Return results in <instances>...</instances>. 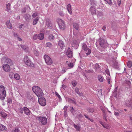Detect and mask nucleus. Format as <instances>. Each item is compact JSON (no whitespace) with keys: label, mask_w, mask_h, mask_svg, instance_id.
Listing matches in <instances>:
<instances>
[{"label":"nucleus","mask_w":132,"mask_h":132,"mask_svg":"<svg viewBox=\"0 0 132 132\" xmlns=\"http://www.w3.org/2000/svg\"><path fill=\"white\" fill-rule=\"evenodd\" d=\"M32 90L37 97H41L43 94L41 89L38 86H35L33 87Z\"/></svg>","instance_id":"1"},{"label":"nucleus","mask_w":132,"mask_h":132,"mask_svg":"<svg viewBox=\"0 0 132 132\" xmlns=\"http://www.w3.org/2000/svg\"><path fill=\"white\" fill-rule=\"evenodd\" d=\"M98 44L100 46L102 47H104L107 45V43L106 39L103 37H100L97 40L96 43Z\"/></svg>","instance_id":"2"},{"label":"nucleus","mask_w":132,"mask_h":132,"mask_svg":"<svg viewBox=\"0 0 132 132\" xmlns=\"http://www.w3.org/2000/svg\"><path fill=\"white\" fill-rule=\"evenodd\" d=\"M6 95L5 89L4 86L2 85L0 86V99L4 100L6 97Z\"/></svg>","instance_id":"3"},{"label":"nucleus","mask_w":132,"mask_h":132,"mask_svg":"<svg viewBox=\"0 0 132 132\" xmlns=\"http://www.w3.org/2000/svg\"><path fill=\"white\" fill-rule=\"evenodd\" d=\"M24 61L25 64L27 66L32 67H34V64L31 61L28 56H24Z\"/></svg>","instance_id":"4"},{"label":"nucleus","mask_w":132,"mask_h":132,"mask_svg":"<svg viewBox=\"0 0 132 132\" xmlns=\"http://www.w3.org/2000/svg\"><path fill=\"white\" fill-rule=\"evenodd\" d=\"M36 119L43 125H45L47 123V118L45 117L38 116L36 118Z\"/></svg>","instance_id":"5"},{"label":"nucleus","mask_w":132,"mask_h":132,"mask_svg":"<svg viewBox=\"0 0 132 132\" xmlns=\"http://www.w3.org/2000/svg\"><path fill=\"white\" fill-rule=\"evenodd\" d=\"M82 48L85 51V53L87 56L90 54L91 53L90 49L87 48V45L85 43H84L82 44Z\"/></svg>","instance_id":"6"},{"label":"nucleus","mask_w":132,"mask_h":132,"mask_svg":"<svg viewBox=\"0 0 132 132\" xmlns=\"http://www.w3.org/2000/svg\"><path fill=\"white\" fill-rule=\"evenodd\" d=\"M44 58L47 64L50 65L52 63V60L47 55H45L44 56Z\"/></svg>","instance_id":"7"},{"label":"nucleus","mask_w":132,"mask_h":132,"mask_svg":"<svg viewBox=\"0 0 132 132\" xmlns=\"http://www.w3.org/2000/svg\"><path fill=\"white\" fill-rule=\"evenodd\" d=\"M58 25L60 30H63L65 28V24L64 21L62 19H60L58 22Z\"/></svg>","instance_id":"8"},{"label":"nucleus","mask_w":132,"mask_h":132,"mask_svg":"<svg viewBox=\"0 0 132 132\" xmlns=\"http://www.w3.org/2000/svg\"><path fill=\"white\" fill-rule=\"evenodd\" d=\"M38 102L39 104L42 106H44L46 104V101L44 97H38Z\"/></svg>","instance_id":"9"},{"label":"nucleus","mask_w":132,"mask_h":132,"mask_svg":"<svg viewBox=\"0 0 132 132\" xmlns=\"http://www.w3.org/2000/svg\"><path fill=\"white\" fill-rule=\"evenodd\" d=\"M4 62L5 63H7L10 66L13 64V62L12 60L9 58L5 57L3 58Z\"/></svg>","instance_id":"10"},{"label":"nucleus","mask_w":132,"mask_h":132,"mask_svg":"<svg viewBox=\"0 0 132 132\" xmlns=\"http://www.w3.org/2000/svg\"><path fill=\"white\" fill-rule=\"evenodd\" d=\"M66 54L68 57L69 58H71L73 56V52L70 47H68L66 52Z\"/></svg>","instance_id":"11"},{"label":"nucleus","mask_w":132,"mask_h":132,"mask_svg":"<svg viewBox=\"0 0 132 132\" xmlns=\"http://www.w3.org/2000/svg\"><path fill=\"white\" fill-rule=\"evenodd\" d=\"M96 14L98 18H103L104 14L103 12L102 11H97Z\"/></svg>","instance_id":"12"},{"label":"nucleus","mask_w":132,"mask_h":132,"mask_svg":"<svg viewBox=\"0 0 132 132\" xmlns=\"http://www.w3.org/2000/svg\"><path fill=\"white\" fill-rule=\"evenodd\" d=\"M10 65L8 64H4L3 66V68L4 70L7 72H9L10 70Z\"/></svg>","instance_id":"13"},{"label":"nucleus","mask_w":132,"mask_h":132,"mask_svg":"<svg viewBox=\"0 0 132 132\" xmlns=\"http://www.w3.org/2000/svg\"><path fill=\"white\" fill-rule=\"evenodd\" d=\"M89 11L92 15H95L96 14V8L90 7Z\"/></svg>","instance_id":"14"},{"label":"nucleus","mask_w":132,"mask_h":132,"mask_svg":"<svg viewBox=\"0 0 132 132\" xmlns=\"http://www.w3.org/2000/svg\"><path fill=\"white\" fill-rule=\"evenodd\" d=\"M90 4L91 5L90 7L96 8V6L97 5V2L95 0H90Z\"/></svg>","instance_id":"15"},{"label":"nucleus","mask_w":132,"mask_h":132,"mask_svg":"<svg viewBox=\"0 0 132 132\" xmlns=\"http://www.w3.org/2000/svg\"><path fill=\"white\" fill-rule=\"evenodd\" d=\"M24 113L27 115H29L30 114V111L26 107H24Z\"/></svg>","instance_id":"16"},{"label":"nucleus","mask_w":132,"mask_h":132,"mask_svg":"<svg viewBox=\"0 0 132 132\" xmlns=\"http://www.w3.org/2000/svg\"><path fill=\"white\" fill-rule=\"evenodd\" d=\"M23 16L26 21H29L30 20L31 16L29 14H26L24 15Z\"/></svg>","instance_id":"17"},{"label":"nucleus","mask_w":132,"mask_h":132,"mask_svg":"<svg viewBox=\"0 0 132 132\" xmlns=\"http://www.w3.org/2000/svg\"><path fill=\"white\" fill-rule=\"evenodd\" d=\"M0 130L5 132L7 130V129L4 125L0 123Z\"/></svg>","instance_id":"18"},{"label":"nucleus","mask_w":132,"mask_h":132,"mask_svg":"<svg viewBox=\"0 0 132 132\" xmlns=\"http://www.w3.org/2000/svg\"><path fill=\"white\" fill-rule=\"evenodd\" d=\"M46 24L47 27L49 28H52L51 23L50 20L48 19H47L46 20Z\"/></svg>","instance_id":"19"},{"label":"nucleus","mask_w":132,"mask_h":132,"mask_svg":"<svg viewBox=\"0 0 132 132\" xmlns=\"http://www.w3.org/2000/svg\"><path fill=\"white\" fill-rule=\"evenodd\" d=\"M58 45L61 48H64L65 46L64 43L61 40H60L59 41Z\"/></svg>","instance_id":"20"},{"label":"nucleus","mask_w":132,"mask_h":132,"mask_svg":"<svg viewBox=\"0 0 132 132\" xmlns=\"http://www.w3.org/2000/svg\"><path fill=\"white\" fill-rule=\"evenodd\" d=\"M71 45L72 46L74 47L76 49H77L78 46V44L76 40H73L71 43Z\"/></svg>","instance_id":"21"},{"label":"nucleus","mask_w":132,"mask_h":132,"mask_svg":"<svg viewBox=\"0 0 132 132\" xmlns=\"http://www.w3.org/2000/svg\"><path fill=\"white\" fill-rule=\"evenodd\" d=\"M73 126L77 130L80 131V130L81 127L79 124H74Z\"/></svg>","instance_id":"22"},{"label":"nucleus","mask_w":132,"mask_h":132,"mask_svg":"<svg viewBox=\"0 0 132 132\" xmlns=\"http://www.w3.org/2000/svg\"><path fill=\"white\" fill-rule=\"evenodd\" d=\"M113 62V65L115 66V67L117 69L119 70L120 68L119 67L118 63L117 61L115 60Z\"/></svg>","instance_id":"23"},{"label":"nucleus","mask_w":132,"mask_h":132,"mask_svg":"<svg viewBox=\"0 0 132 132\" xmlns=\"http://www.w3.org/2000/svg\"><path fill=\"white\" fill-rule=\"evenodd\" d=\"M118 90L117 87H116L114 90V92H113L112 94L113 96H114L115 97H117V92Z\"/></svg>","instance_id":"24"},{"label":"nucleus","mask_w":132,"mask_h":132,"mask_svg":"<svg viewBox=\"0 0 132 132\" xmlns=\"http://www.w3.org/2000/svg\"><path fill=\"white\" fill-rule=\"evenodd\" d=\"M44 38V35L42 33L39 34L38 35V38L40 40H43Z\"/></svg>","instance_id":"25"},{"label":"nucleus","mask_w":132,"mask_h":132,"mask_svg":"<svg viewBox=\"0 0 132 132\" xmlns=\"http://www.w3.org/2000/svg\"><path fill=\"white\" fill-rule=\"evenodd\" d=\"M14 78L16 80H19L20 79V77L19 74L18 73H15L14 75Z\"/></svg>","instance_id":"26"},{"label":"nucleus","mask_w":132,"mask_h":132,"mask_svg":"<svg viewBox=\"0 0 132 132\" xmlns=\"http://www.w3.org/2000/svg\"><path fill=\"white\" fill-rule=\"evenodd\" d=\"M74 28L76 30H78L79 28V25L77 23H74L73 24Z\"/></svg>","instance_id":"27"},{"label":"nucleus","mask_w":132,"mask_h":132,"mask_svg":"<svg viewBox=\"0 0 132 132\" xmlns=\"http://www.w3.org/2000/svg\"><path fill=\"white\" fill-rule=\"evenodd\" d=\"M67 9L68 12L71 14V5L69 4H68L67 5Z\"/></svg>","instance_id":"28"},{"label":"nucleus","mask_w":132,"mask_h":132,"mask_svg":"<svg viewBox=\"0 0 132 132\" xmlns=\"http://www.w3.org/2000/svg\"><path fill=\"white\" fill-rule=\"evenodd\" d=\"M10 5L11 4L9 3L6 4V11H9L10 10Z\"/></svg>","instance_id":"29"},{"label":"nucleus","mask_w":132,"mask_h":132,"mask_svg":"<svg viewBox=\"0 0 132 132\" xmlns=\"http://www.w3.org/2000/svg\"><path fill=\"white\" fill-rule=\"evenodd\" d=\"M39 19L38 17H36L35 19L33 22V24L34 25H35L37 23L38 20Z\"/></svg>","instance_id":"30"},{"label":"nucleus","mask_w":132,"mask_h":132,"mask_svg":"<svg viewBox=\"0 0 132 132\" xmlns=\"http://www.w3.org/2000/svg\"><path fill=\"white\" fill-rule=\"evenodd\" d=\"M103 76H101L100 75L98 76V80L100 81V82H102L103 81Z\"/></svg>","instance_id":"31"},{"label":"nucleus","mask_w":132,"mask_h":132,"mask_svg":"<svg viewBox=\"0 0 132 132\" xmlns=\"http://www.w3.org/2000/svg\"><path fill=\"white\" fill-rule=\"evenodd\" d=\"M6 25L7 27L10 29H12V27L11 25V24L10 22H7Z\"/></svg>","instance_id":"32"},{"label":"nucleus","mask_w":132,"mask_h":132,"mask_svg":"<svg viewBox=\"0 0 132 132\" xmlns=\"http://www.w3.org/2000/svg\"><path fill=\"white\" fill-rule=\"evenodd\" d=\"M18 110L20 113H23L24 111V107L23 108L22 107H20L18 108Z\"/></svg>","instance_id":"33"},{"label":"nucleus","mask_w":132,"mask_h":132,"mask_svg":"<svg viewBox=\"0 0 132 132\" xmlns=\"http://www.w3.org/2000/svg\"><path fill=\"white\" fill-rule=\"evenodd\" d=\"M68 102L69 103H71L73 104H76V102L75 101L71 99V98H68Z\"/></svg>","instance_id":"34"},{"label":"nucleus","mask_w":132,"mask_h":132,"mask_svg":"<svg viewBox=\"0 0 132 132\" xmlns=\"http://www.w3.org/2000/svg\"><path fill=\"white\" fill-rule=\"evenodd\" d=\"M48 38L49 39L51 40H53L54 38V36L52 34L49 35Z\"/></svg>","instance_id":"35"},{"label":"nucleus","mask_w":132,"mask_h":132,"mask_svg":"<svg viewBox=\"0 0 132 132\" xmlns=\"http://www.w3.org/2000/svg\"><path fill=\"white\" fill-rule=\"evenodd\" d=\"M105 2L106 3H108L110 5H111L112 4V2L111 1V0H104Z\"/></svg>","instance_id":"36"},{"label":"nucleus","mask_w":132,"mask_h":132,"mask_svg":"<svg viewBox=\"0 0 132 132\" xmlns=\"http://www.w3.org/2000/svg\"><path fill=\"white\" fill-rule=\"evenodd\" d=\"M132 104V101H130L129 102H127L126 104V105L128 107H129L131 106Z\"/></svg>","instance_id":"37"},{"label":"nucleus","mask_w":132,"mask_h":132,"mask_svg":"<svg viewBox=\"0 0 132 132\" xmlns=\"http://www.w3.org/2000/svg\"><path fill=\"white\" fill-rule=\"evenodd\" d=\"M127 65L129 68H131L132 66V62L131 61H129L127 63Z\"/></svg>","instance_id":"38"},{"label":"nucleus","mask_w":132,"mask_h":132,"mask_svg":"<svg viewBox=\"0 0 132 132\" xmlns=\"http://www.w3.org/2000/svg\"><path fill=\"white\" fill-rule=\"evenodd\" d=\"M77 117L79 119V120H80L83 117V115L80 114H78L77 115Z\"/></svg>","instance_id":"39"},{"label":"nucleus","mask_w":132,"mask_h":132,"mask_svg":"<svg viewBox=\"0 0 132 132\" xmlns=\"http://www.w3.org/2000/svg\"><path fill=\"white\" fill-rule=\"evenodd\" d=\"M0 114L4 118H5L7 116L6 114L4 112H1Z\"/></svg>","instance_id":"40"},{"label":"nucleus","mask_w":132,"mask_h":132,"mask_svg":"<svg viewBox=\"0 0 132 132\" xmlns=\"http://www.w3.org/2000/svg\"><path fill=\"white\" fill-rule=\"evenodd\" d=\"M46 46L47 47H52V44L51 43L48 42L46 44Z\"/></svg>","instance_id":"41"},{"label":"nucleus","mask_w":132,"mask_h":132,"mask_svg":"<svg viewBox=\"0 0 132 132\" xmlns=\"http://www.w3.org/2000/svg\"><path fill=\"white\" fill-rule=\"evenodd\" d=\"M14 73L13 72H11L9 73V75L10 78L12 79L13 77V76L14 75Z\"/></svg>","instance_id":"42"},{"label":"nucleus","mask_w":132,"mask_h":132,"mask_svg":"<svg viewBox=\"0 0 132 132\" xmlns=\"http://www.w3.org/2000/svg\"><path fill=\"white\" fill-rule=\"evenodd\" d=\"M77 84V82L75 81H73L72 82V85L75 87Z\"/></svg>","instance_id":"43"},{"label":"nucleus","mask_w":132,"mask_h":132,"mask_svg":"<svg viewBox=\"0 0 132 132\" xmlns=\"http://www.w3.org/2000/svg\"><path fill=\"white\" fill-rule=\"evenodd\" d=\"M87 111H88L89 112H91L92 113H93L94 111V109L92 108H88L87 109Z\"/></svg>","instance_id":"44"},{"label":"nucleus","mask_w":132,"mask_h":132,"mask_svg":"<svg viewBox=\"0 0 132 132\" xmlns=\"http://www.w3.org/2000/svg\"><path fill=\"white\" fill-rule=\"evenodd\" d=\"M19 131L20 130L18 128H15L12 130V132H19Z\"/></svg>","instance_id":"45"},{"label":"nucleus","mask_w":132,"mask_h":132,"mask_svg":"<svg viewBox=\"0 0 132 132\" xmlns=\"http://www.w3.org/2000/svg\"><path fill=\"white\" fill-rule=\"evenodd\" d=\"M7 102L8 104H10L12 103V99L10 98H8L7 100Z\"/></svg>","instance_id":"46"},{"label":"nucleus","mask_w":132,"mask_h":132,"mask_svg":"<svg viewBox=\"0 0 132 132\" xmlns=\"http://www.w3.org/2000/svg\"><path fill=\"white\" fill-rule=\"evenodd\" d=\"M38 38V36H37V35L36 34L34 35L33 39L34 40H36Z\"/></svg>","instance_id":"47"},{"label":"nucleus","mask_w":132,"mask_h":132,"mask_svg":"<svg viewBox=\"0 0 132 132\" xmlns=\"http://www.w3.org/2000/svg\"><path fill=\"white\" fill-rule=\"evenodd\" d=\"M107 81L109 84H110L111 82V78L110 77L107 78Z\"/></svg>","instance_id":"48"},{"label":"nucleus","mask_w":132,"mask_h":132,"mask_svg":"<svg viewBox=\"0 0 132 132\" xmlns=\"http://www.w3.org/2000/svg\"><path fill=\"white\" fill-rule=\"evenodd\" d=\"M103 119L105 120L106 121H107V120L106 119V114L104 113V114L103 115Z\"/></svg>","instance_id":"49"},{"label":"nucleus","mask_w":132,"mask_h":132,"mask_svg":"<svg viewBox=\"0 0 132 132\" xmlns=\"http://www.w3.org/2000/svg\"><path fill=\"white\" fill-rule=\"evenodd\" d=\"M59 15L60 16H64V14L62 11H60L59 12Z\"/></svg>","instance_id":"50"},{"label":"nucleus","mask_w":132,"mask_h":132,"mask_svg":"<svg viewBox=\"0 0 132 132\" xmlns=\"http://www.w3.org/2000/svg\"><path fill=\"white\" fill-rule=\"evenodd\" d=\"M68 67H69L72 68L73 67V64L72 63H70L68 64Z\"/></svg>","instance_id":"51"},{"label":"nucleus","mask_w":132,"mask_h":132,"mask_svg":"<svg viewBox=\"0 0 132 132\" xmlns=\"http://www.w3.org/2000/svg\"><path fill=\"white\" fill-rule=\"evenodd\" d=\"M126 83L127 84L129 87L131 86V83L130 81L129 80L127 81H126Z\"/></svg>","instance_id":"52"},{"label":"nucleus","mask_w":132,"mask_h":132,"mask_svg":"<svg viewBox=\"0 0 132 132\" xmlns=\"http://www.w3.org/2000/svg\"><path fill=\"white\" fill-rule=\"evenodd\" d=\"M105 72L107 75L110 76V73L109 70L108 69H106L105 70Z\"/></svg>","instance_id":"53"},{"label":"nucleus","mask_w":132,"mask_h":132,"mask_svg":"<svg viewBox=\"0 0 132 132\" xmlns=\"http://www.w3.org/2000/svg\"><path fill=\"white\" fill-rule=\"evenodd\" d=\"M67 68H64L62 70V73H64L66 71V70H67Z\"/></svg>","instance_id":"54"},{"label":"nucleus","mask_w":132,"mask_h":132,"mask_svg":"<svg viewBox=\"0 0 132 132\" xmlns=\"http://www.w3.org/2000/svg\"><path fill=\"white\" fill-rule=\"evenodd\" d=\"M27 10V9L26 7H24L23 9H22L21 12L23 13H24L26 12V11Z\"/></svg>","instance_id":"55"},{"label":"nucleus","mask_w":132,"mask_h":132,"mask_svg":"<svg viewBox=\"0 0 132 132\" xmlns=\"http://www.w3.org/2000/svg\"><path fill=\"white\" fill-rule=\"evenodd\" d=\"M64 116L66 118L68 116V114H67V111H64Z\"/></svg>","instance_id":"56"},{"label":"nucleus","mask_w":132,"mask_h":132,"mask_svg":"<svg viewBox=\"0 0 132 132\" xmlns=\"http://www.w3.org/2000/svg\"><path fill=\"white\" fill-rule=\"evenodd\" d=\"M21 47L25 51V48H26L27 46L24 45H20Z\"/></svg>","instance_id":"57"},{"label":"nucleus","mask_w":132,"mask_h":132,"mask_svg":"<svg viewBox=\"0 0 132 132\" xmlns=\"http://www.w3.org/2000/svg\"><path fill=\"white\" fill-rule=\"evenodd\" d=\"M79 89L78 88L76 87L75 88V91L76 92L77 94H78L79 92Z\"/></svg>","instance_id":"58"},{"label":"nucleus","mask_w":132,"mask_h":132,"mask_svg":"<svg viewBox=\"0 0 132 132\" xmlns=\"http://www.w3.org/2000/svg\"><path fill=\"white\" fill-rule=\"evenodd\" d=\"M95 68L96 69H98L99 68V66L98 64L97 63L96 64H95Z\"/></svg>","instance_id":"59"},{"label":"nucleus","mask_w":132,"mask_h":132,"mask_svg":"<svg viewBox=\"0 0 132 132\" xmlns=\"http://www.w3.org/2000/svg\"><path fill=\"white\" fill-rule=\"evenodd\" d=\"M114 114L115 116H118L119 115V114L118 112H114Z\"/></svg>","instance_id":"60"},{"label":"nucleus","mask_w":132,"mask_h":132,"mask_svg":"<svg viewBox=\"0 0 132 132\" xmlns=\"http://www.w3.org/2000/svg\"><path fill=\"white\" fill-rule=\"evenodd\" d=\"M37 15V13H35L33 14V15H32V16L33 18H35L36 17Z\"/></svg>","instance_id":"61"},{"label":"nucleus","mask_w":132,"mask_h":132,"mask_svg":"<svg viewBox=\"0 0 132 132\" xmlns=\"http://www.w3.org/2000/svg\"><path fill=\"white\" fill-rule=\"evenodd\" d=\"M34 53L35 55H38V52L36 50H35L34 51Z\"/></svg>","instance_id":"62"},{"label":"nucleus","mask_w":132,"mask_h":132,"mask_svg":"<svg viewBox=\"0 0 132 132\" xmlns=\"http://www.w3.org/2000/svg\"><path fill=\"white\" fill-rule=\"evenodd\" d=\"M68 108V107L67 106H64L63 109V110H64V111H67Z\"/></svg>","instance_id":"63"},{"label":"nucleus","mask_w":132,"mask_h":132,"mask_svg":"<svg viewBox=\"0 0 132 132\" xmlns=\"http://www.w3.org/2000/svg\"><path fill=\"white\" fill-rule=\"evenodd\" d=\"M25 51L26 52H28L29 51V49L27 46L26 48H25Z\"/></svg>","instance_id":"64"}]
</instances>
